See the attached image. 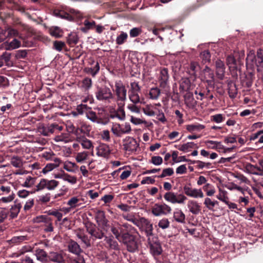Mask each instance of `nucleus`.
<instances>
[{"label":"nucleus","instance_id":"14","mask_svg":"<svg viewBox=\"0 0 263 263\" xmlns=\"http://www.w3.org/2000/svg\"><path fill=\"white\" fill-rule=\"evenodd\" d=\"M97 155L99 157L107 158L110 153V149L106 144H100L97 148Z\"/></svg>","mask_w":263,"mask_h":263},{"label":"nucleus","instance_id":"15","mask_svg":"<svg viewBox=\"0 0 263 263\" xmlns=\"http://www.w3.org/2000/svg\"><path fill=\"white\" fill-rule=\"evenodd\" d=\"M3 47L6 50H12L21 47V43L16 39H14L12 41H6L2 44Z\"/></svg>","mask_w":263,"mask_h":263},{"label":"nucleus","instance_id":"50","mask_svg":"<svg viewBox=\"0 0 263 263\" xmlns=\"http://www.w3.org/2000/svg\"><path fill=\"white\" fill-rule=\"evenodd\" d=\"M127 37L128 35L127 33L121 32L120 35H119L116 38V43L118 45L123 44L126 41Z\"/></svg>","mask_w":263,"mask_h":263},{"label":"nucleus","instance_id":"34","mask_svg":"<svg viewBox=\"0 0 263 263\" xmlns=\"http://www.w3.org/2000/svg\"><path fill=\"white\" fill-rule=\"evenodd\" d=\"M216 198L223 203H225L227 201L229 200L227 191L221 188H219L218 193L216 195Z\"/></svg>","mask_w":263,"mask_h":263},{"label":"nucleus","instance_id":"54","mask_svg":"<svg viewBox=\"0 0 263 263\" xmlns=\"http://www.w3.org/2000/svg\"><path fill=\"white\" fill-rule=\"evenodd\" d=\"M63 180L67 181L71 184H74L77 182V178L76 176H71L65 173Z\"/></svg>","mask_w":263,"mask_h":263},{"label":"nucleus","instance_id":"9","mask_svg":"<svg viewBox=\"0 0 263 263\" xmlns=\"http://www.w3.org/2000/svg\"><path fill=\"white\" fill-rule=\"evenodd\" d=\"M124 149L126 151L136 152L138 147V144L135 139L131 137H126L123 140Z\"/></svg>","mask_w":263,"mask_h":263},{"label":"nucleus","instance_id":"43","mask_svg":"<svg viewBox=\"0 0 263 263\" xmlns=\"http://www.w3.org/2000/svg\"><path fill=\"white\" fill-rule=\"evenodd\" d=\"M35 183V178L30 176L26 177L25 181L21 184L24 187L30 188Z\"/></svg>","mask_w":263,"mask_h":263},{"label":"nucleus","instance_id":"51","mask_svg":"<svg viewBox=\"0 0 263 263\" xmlns=\"http://www.w3.org/2000/svg\"><path fill=\"white\" fill-rule=\"evenodd\" d=\"M200 69V66L198 63L192 62L190 65L189 70L191 74L195 75Z\"/></svg>","mask_w":263,"mask_h":263},{"label":"nucleus","instance_id":"35","mask_svg":"<svg viewBox=\"0 0 263 263\" xmlns=\"http://www.w3.org/2000/svg\"><path fill=\"white\" fill-rule=\"evenodd\" d=\"M203 204L208 210L214 211V208L218 204V202L217 200L212 201L209 197H206L204 198Z\"/></svg>","mask_w":263,"mask_h":263},{"label":"nucleus","instance_id":"28","mask_svg":"<svg viewBox=\"0 0 263 263\" xmlns=\"http://www.w3.org/2000/svg\"><path fill=\"white\" fill-rule=\"evenodd\" d=\"M75 159L78 163H83L86 162L89 159V153L86 151L78 153Z\"/></svg>","mask_w":263,"mask_h":263},{"label":"nucleus","instance_id":"44","mask_svg":"<svg viewBox=\"0 0 263 263\" xmlns=\"http://www.w3.org/2000/svg\"><path fill=\"white\" fill-rule=\"evenodd\" d=\"M160 95V90L158 87H153L149 90V98L152 100L158 99Z\"/></svg>","mask_w":263,"mask_h":263},{"label":"nucleus","instance_id":"19","mask_svg":"<svg viewBox=\"0 0 263 263\" xmlns=\"http://www.w3.org/2000/svg\"><path fill=\"white\" fill-rule=\"evenodd\" d=\"M62 161L61 159H55L54 161L52 163H47L46 166L43 168L42 172L44 174H46L52 171L54 169L58 167L60 164L61 163Z\"/></svg>","mask_w":263,"mask_h":263},{"label":"nucleus","instance_id":"59","mask_svg":"<svg viewBox=\"0 0 263 263\" xmlns=\"http://www.w3.org/2000/svg\"><path fill=\"white\" fill-rule=\"evenodd\" d=\"M34 204V200L33 198H30L27 200L24 205V210L28 211L30 210Z\"/></svg>","mask_w":263,"mask_h":263},{"label":"nucleus","instance_id":"47","mask_svg":"<svg viewBox=\"0 0 263 263\" xmlns=\"http://www.w3.org/2000/svg\"><path fill=\"white\" fill-rule=\"evenodd\" d=\"M10 162L11 164L15 167H21L23 165L22 159L18 156H13L11 158Z\"/></svg>","mask_w":263,"mask_h":263},{"label":"nucleus","instance_id":"29","mask_svg":"<svg viewBox=\"0 0 263 263\" xmlns=\"http://www.w3.org/2000/svg\"><path fill=\"white\" fill-rule=\"evenodd\" d=\"M68 250L72 253L79 255L82 252V250L77 242L71 241L68 245Z\"/></svg>","mask_w":263,"mask_h":263},{"label":"nucleus","instance_id":"41","mask_svg":"<svg viewBox=\"0 0 263 263\" xmlns=\"http://www.w3.org/2000/svg\"><path fill=\"white\" fill-rule=\"evenodd\" d=\"M77 236L81 240L86 247H89L90 246L91 244L90 239L88 238V236L83 233L81 231L77 232Z\"/></svg>","mask_w":263,"mask_h":263},{"label":"nucleus","instance_id":"36","mask_svg":"<svg viewBox=\"0 0 263 263\" xmlns=\"http://www.w3.org/2000/svg\"><path fill=\"white\" fill-rule=\"evenodd\" d=\"M35 255L36 257L37 260L44 262L46 260L47 254L46 252L43 249H37L35 251Z\"/></svg>","mask_w":263,"mask_h":263},{"label":"nucleus","instance_id":"56","mask_svg":"<svg viewBox=\"0 0 263 263\" xmlns=\"http://www.w3.org/2000/svg\"><path fill=\"white\" fill-rule=\"evenodd\" d=\"M34 191L30 192L25 189L20 190L17 192V195L20 198L25 199L27 198L30 194L34 193Z\"/></svg>","mask_w":263,"mask_h":263},{"label":"nucleus","instance_id":"63","mask_svg":"<svg viewBox=\"0 0 263 263\" xmlns=\"http://www.w3.org/2000/svg\"><path fill=\"white\" fill-rule=\"evenodd\" d=\"M174 173V170L172 168H167L164 169L162 171V173L158 176L159 178H164L166 176H170Z\"/></svg>","mask_w":263,"mask_h":263},{"label":"nucleus","instance_id":"55","mask_svg":"<svg viewBox=\"0 0 263 263\" xmlns=\"http://www.w3.org/2000/svg\"><path fill=\"white\" fill-rule=\"evenodd\" d=\"M85 127H87L86 125H85L84 124L82 125L81 126V128H79V127L76 128L75 130L73 132L71 133L74 134L76 135V139L77 141H78V137L83 138L84 137V136H82L81 135V134L84 133V129Z\"/></svg>","mask_w":263,"mask_h":263},{"label":"nucleus","instance_id":"27","mask_svg":"<svg viewBox=\"0 0 263 263\" xmlns=\"http://www.w3.org/2000/svg\"><path fill=\"white\" fill-rule=\"evenodd\" d=\"M157 109L155 105H152V104H147L142 108L144 114L149 117L154 116Z\"/></svg>","mask_w":263,"mask_h":263},{"label":"nucleus","instance_id":"39","mask_svg":"<svg viewBox=\"0 0 263 263\" xmlns=\"http://www.w3.org/2000/svg\"><path fill=\"white\" fill-rule=\"evenodd\" d=\"M28 237L27 236H17L13 237L10 240V243L14 245H18L21 243L28 240Z\"/></svg>","mask_w":263,"mask_h":263},{"label":"nucleus","instance_id":"22","mask_svg":"<svg viewBox=\"0 0 263 263\" xmlns=\"http://www.w3.org/2000/svg\"><path fill=\"white\" fill-rule=\"evenodd\" d=\"M63 168L67 172L70 173H76L79 170V166L76 163L69 160L63 162Z\"/></svg>","mask_w":263,"mask_h":263},{"label":"nucleus","instance_id":"16","mask_svg":"<svg viewBox=\"0 0 263 263\" xmlns=\"http://www.w3.org/2000/svg\"><path fill=\"white\" fill-rule=\"evenodd\" d=\"M256 56L253 51H250L246 58V66L248 69H253L255 67Z\"/></svg>","mask_w":263,"mask_h":263},{"label":"nucleus","instance_id":"37","mask_svg":"<svg viewBox=\"0 0 263 263\" xmlns=\"http://www.w3.org/2000/svg\"><path fill=\"white\" fill-rule=\"evenodd\" d=\"M196 146V144L192 142H187L178 146H176L179 150L184 152H187L190 149L194 148Z\"/></svg>","mask_w":263,"mask_h":263},{"label":"nucleus","instance_id":"20","mask_svg":"<svg viewBox=\"0 0 263 263\" xmlns=\"http://www.w3.org/2000/svg\"><path fill=\"white\" fill-rule=\"evenodd\" d=\"M111 231L115 235L116 238L119 241L122 239L121 236L123 233V229L121 224L117 223L111 227Z\"/></svg>","mask_w":263,"mask_h":263},{"label":"nucleus","instance_id":"1","mask_svg":"<svg viewBox=\"0 0 263 263\" xmlns=\"http://www.w3.org/2000/svg\"><path fill=\"white\" fill-rule=\"evenodd\" d=\"M59 184V181L55 180L41 179L39 183L36 185L34 192H39L44 189H47L49 191L54 190Z\"/></svg>","mask_w":263,"mask_h":263},{"label":"nucleus","instance_id":"30","mask_svg":"<svg viewBox=\"0 0 263 263\" xmlns=\"http://www.w3.org/2000/svg\"><path fill=\"white\" fill-rule=\"evenodd\" d=\"M117 104L118 106V108L117 109L116 117L120 120H123L125 118V112L123 108L125 102H118Z\"/></svg>","mask_w":263,"mask_h":263},{"label":"nucleus","instance_id":"17","mask_svg":"<svg viewBox=\"0 0 263 263\" xmlns=\"http://www.w3.org/2000/svg\"><path fill=\"white\" fill-rule=\"evenodd\" d=\"M204 77L209 85H213L214 82V75L212 70L208 66H205L203 70Z\"/></svg>","mask_w":263,"mask_h":263},{"label":"nucleus","instance_id":"7","mask_svg":"<svg viewBox=\"0 0 263 263\" xmlns=\"http://www.w3.org/2000/svg\"><path fill=\"white\" fill-rule=\"evenodd\" d=\"M97 99L99 101L110 102L114 98L113 94L110 88L104 87H98L96 92Z\"/></svg>","mask_w":263,"mask_h":263},{"label":"nucleus","instance_id":"4","mask_svg":"<svg viewBox=\"0 0 263 263\" xmlns=\"http://www.w3.org/2000/svg\"><path fill=\"white\" fill-rule=\"evenodd\" d=\"M111 130L113 134L117 137H120L124 134H128L132 130L130 125L128 123L123 124L113 123Z\"/></svg>","mask_w":263,"mask_h":263},{"label":"nucleus","instance_id":"32","mask_svg":"<svg viewBox=\"0 0 263 263\" xmlns=\"http://www.w3.org/2000/svg\"><path fill=\"white\" fill-rule=\"evenodd\" d=\"M22 205L20 203H15L10 209V216L12 219L16 218L20 213Z\"/></svg>","mask_w":263,"mask_h":263},{"label":"nucleus","instance_id":"25","mask_svg":"<svg viewBox=\"0 0 263 263\" xmlns=\"http://www.w3.org/2000/svg\"><path fill=\"white\" fill-rule=\"evenodd\" d=\"M204 128V125L198 123L189 124L186 126V130L191 133L200 132Z\"/></svg>","mask_w":263,"mask_h":263},{"label":"nucleus","instance_id":"5","mask_svg":"<svg viewBox=\"0 0 263 263\" xmlns=\"http://www.w3.org/2000/svg\"><path fill=\"white\" fill-rule=\"evenodd\" d=\"M122 239L120 241L126 245L128 251L134 252L138 248L137 242L136 241L135 237L128 233H125L121 236Z\"/></svg>","mask_w":263,"mask_h":263},{"label":"nucleus","instance_id":"18","mask_svg":"<svg viewBox=\"0 0 263 263\" xmlns=\"http://www.w3.org/2000/svg\"><path fill=\"white\" fill-rule=\"evenodd\" d=\"M86 228L87 232L95 239H101L104 237V233L102 231L96 229L92 226H87Z\"/></svg>","mask_w":263,"mask_h":263},{"label":"nucleus","instance_id":"31","mask_svg":"<svg viewBox=\"0 0 263 263\" xmlns=\"http://www.w3.org/2000/svg\"><path fill=\"white\" fill-rule=\"evenodd\" d=\"M226 62L231 71L237 69V67L236 61L233 55L231 54L227 56L226 58Z\"/></svg>","mask_w":263,"mask_h":263},{"label":"nucleus","instance_id":"23","mask_svg":"<svg viewBox=\"0 0 263 263\" xmlns=\"http://www.w3.org/2000/svg\"><path fill=\"white\" fill-rule=\"evenodd\" d=\"M81 200V198L77 196H73L68 199L67 205H68L71 210H73L82 205V204L80 202Z\"/></svg>","mask_w":263,"mask_h":263},{"label":"nucleus","instance_id":"6","mask_svg":"<svg viewBox=\"0 0 263 263\" xmlns=\"http://www.w3.org/2000/svg\"><path fill=\"white\" fill-rule=\"evenodd\" d=\"M114 90L117 98L116 102H125L126 100L127 90L121 81L115 82Z\"/></svg>","mask_w":263,"mask_h":263},{"label":"nucleus","instance_id":"62","mask_svg":"<svg viewBox=\"0 0 263 263\" xmlns=\"http://www.w3.org/2000/svg\"><path fill=\"white\" fill-rule=\"evenodd\" d=\"M158 226L162 229H167L170 226V221L167 218H163L159 221Z\"/></svg>","mask_w":263,"mask_h":263},{"label":"nucleus","instance_id":"24","mask_svg":"<svg viewBox=\"0 0 263 263\" xmlns=\"http://www.w3.org/2000/svg\"><path fill=\"white\" fill-rule=\"evenodd\" d=\"M151 237H149V241H148V244L150 246L151 252L154 255H159L162 252V249L160 245L157 242H154L152 243L151 240Z\"/></svg>","mask_w":263,"mask_h":263},{"label":"nucleus","instance_id":"10","mask_svg":"<svg viewBox=\"0 0 263 263\" xmlns=\"http://www.w3.org/2000/svg\"><path fill=\"white\" fill-rule=\"evenodd\" d=\"M169 76L167 68H163L161 69L159 76V82L160 87L167 91L168 88V80Z\"/></svg>","mask_w":263,"mask_h":263},{"label":"nucleus","instance_id":"64","mask_svg":"<svg viewBox=\"0 0 263 263\" xmlns=\"http://www.w3.org/2000/svg\"><path fill=\"white\" fill-rule=\"evenodd\" d=\"M196 163L197 164V167L200 169H202L204 167L206 168H210L212 167L211 163L210 162H204L201 161H197Z\"/></svg>","mask_w":263,"mask_h":263},{"label":"nucleus","instance_id":"8","mask_svg":"<svg viewBox=\"0 0 263 263\" xmlns=\"http://www.w3.org/2000/svg\"><path fill=\"white\" fill-rule=\"evenodd\" d=\"M183 191L186 196L193 198H202L204 197V194L200 189L193 188L185 185L183 186Z\"/></svg>","mask_w":263,"mask_h":263},{"label":"nucleus","instance_id":"38","mask_svg":"<svg viewBox=\"0 0 263 263\" xmlns=\"http://www.w3.org/2000/svg\"><path fill=\"white\" fill-rule=\"evenodd\" d=\"M105 241L108 245L109 248L114 250L118 249V242L113 239L112 236L109 237L105 236Z\"/></svg>","mask_w":263,"mask_h":263},{"label":"nucleus","instance_id":"40","mask_svg":"<svg viewBox=\"0 0 263 263\" xmlns=\"http://www.w3.org/2000/svg\"><path fill=\"white\" fill-rule=\"evenodd\" d=\"M49 258L51 260L58 263H61L64 260L62 255L57 252H51Z\"/></svg>","mask_w":263,"mask_h":263},{"label":"nucleus","instance_id":"49","mask_svg":"<svg viewBox=\"0 0 263 263\" xmlns=\"http://www.w3.org/2000/svg\"><path fill=\"white\" fill-rule=\"evenodd\" d=\"M15 197V194L11 192V193L7 197H3L0 199V204H7L12 202Z\"/></svg>","mask_w":263,"mask_h":263},{"label":"nucleus","instance_id":"57","mask_svg":"<svg viewBox=\"0 0 263 263\" xmlns=\"http://www.w3.org/2000/svg\"><path fill=\"white\" fill-rule=\"evenodd\" d=\"M86 117L93 122L99 123L98 121V117L95 112L92 110H89L86 113Z\"/></svg>","mask_w":263,"mask_h":263},{"label":"nucleus","instance_id":"46","mask_svg":"<svg viewBox=\"0 0 263 263\" xmlns=\"http://www.w3.org/2000/svg\"><path fill=\"white\" fill-rule=\"evenodd\" d=\"M50 34L56 38H60L62 36V31L58 27H53L49 30Z\"/></svg>","mask_w":263,"mask_h":263},{"label":"nucleus","instance_id":"2","mask_svg":"<svg viewBox=\"0 0 263 263\" xmlns=\"http://www.w3.org/2000/svg\"><path fill=\"white\" fill-rule=\"evenodd\" d=\"M136 225L145 232L147 240L149 241V237H153V225L150 221L144 217H141L137 220Z\"/></svg>","mask_w":263,"mask_h":263},{"label":"nucleus","instance_id":"13","mask_svg":"<svg viewBox=\"0 0 263 263\" xmlns=\"http://www.w3.org/2000/svg\"><path fill=\"white\" fill-rule=\"evenodd\" d=\"M216 74L220 80H223L225 75L226 67L223 61L217 60L215 62Z\"/></svg>","mask_w":263,"mask_h":263},{"label":"nucleus","instance_id":"26","mask_svg":"<svg viewBox=\"0 0 263 263\" xmlns=\"http://www.w3.org/2000/svg\"><path fill=\"white\" fill-rule=\"evenodd\" d=\"M78 142H79L84 149H93V145L91 140L87 139L85 136L83 138L78 137Z\"/></svg>","mask_w":263,"mask_h":263},{"label":"nucleus","instance_id":"61","mask_svg":"<svg viewBox=\"0 0 263 263\" xmlns=\"http://www.w3.org/2000/svg\"><path fill=\"white\" fill-rule=\"evenodd\" d=\"M201 58L204 63L209 62L211 59V54L208 50H205L201 52Z\"/></svg>","mask_w":263,"mask_h":263},{"label":"nucleus","instance_id":"45","mask_svg":"<svg viewBox=\"0 0 263 263\" xmlns=\"http://www.w3.org/2000/svg\"><path fill=\"white\" fill-rule=\"evenodd\" d=\"M42 157L47 161H54L55 159H60L52 151L44 152L42 153Z\"/></svg>","mask_w":263,"mask_h":263},{"label":"nucleus","instance_id":"42","mask_svg":"<svg viewBox=\"0 0 263 263\" xmlns=\"http://www.w3.org/2000/svg\"><path fill=\"white\" fill-rule=\"evenodd\" d=\"M255 62V67H257V71H261L263 68V55L259 52H257Z\"/></svg>","mask_w":263,"mask_h":263},{"label":"nucleus","instance_id":"52","mask_svg":"<svg viewBox=\"0 0 263 263\" xmlns=\"http://www.w3.org/2000/svg\"><path fill=\"white\" fill-rule=\"evenodd\" d=\"M48 214L50 215H52L56 217L59 221L62 220L63 213H61L60 209L58 210L54 209L52 210H50Z\"/></svg>","mask_w":263,"mask_h":263},{"label":"nucleus","instance_id":"48","mask_svg":"<svg viewBox=\"0 0 263 263\" xmlns=\"http://www.w3.org/2000/svg\"><path fill=\"white\" fill-rule=\"evenodd\" d=\"M129 98L130 101L134 104H137L141 102L138 92L130 91L129 95Z\"/></svg>","mask_w":263,"mask_h":263},{"label":"nucleus","instance_id":"12","mask_svg":"<svg viewBox=\"0 0 263 263\" xmlns=\"http://www.w3.org/2000/svg\"><path fill=\"white\" fill-rule=\"evenodd\" d=\"M96 219L98 225L101 227L104 230H106L105 229L108 227V221L106 218L105 213L103 211H98L97 212Z\"/></svg>","mask_w":263,"mask_h":263},{"label":"nucleus","instance_id":"60","mask_svg":"<svg viewBox=\"0 0 263 263\" xmlns=\"http://www.w3.org/2000/svg\"><path fill=\"white\" fill-rule=\"evenodd\" d=\"M152 213L156 216H159L163 215L161 211L160 204H156L152 209Z\"/></svg>","mask_w":263,"mask_h":263},{"label":"nucleus","instance_id":"3","mask_svg":"<svg viewBox=\"0 0 263 263\" xmlns=\"http://www.w3.org/2000/svg\"><path fill=\"white\" fill-rule=\"evenodd\" d=\"M164 199L172 204H184L187 200V197L183 194H177L173 192H166L164 195Z\"/></svg>","mask_w":263,"mask_h":263},{"label":"nucleus","instance_id":"33","mask_svg":"<svg viewBox=\"0 0 263 263\" xmlns=\"http://www.w3.org/2000/svg\"><path fill=\"white\" fill-rule=\"evenodd\" d=\"M202 189L209 197L213 196L216 193V189L214 185L209 183L204 184L202 187Z\"/></svg>","mask_w":263,"mask_h":263},{"label":"nucleus","instance_id":"21","mask_svg":"<svg viewBox=\"0 0 263 263\" xmlns=\"http://www.w3.org/2000/svg\"><path fill=\"white\" fill-rule=\"evenodd\" d=\"M173 218L174 220L180 223L185 222V215L182 211L180 209H176L173 213Z\"/></svg>","mask_w":263,"mask_h":263},{"label":"nucleus","instance_id":"58","mask_svg":"<svg viewBox=\"0 0 263 263\" xmlns=\"http://www.w3.org/2000/svg\"><path fill=\"white\" fill-rule=\"evenodd\" d=\"M142 32L141 27H134L130 30L129 35L131 37H135L139 35Z\"/></svg>","mask_w":263,"mask_h":263},{"label":"nucleus","instance_id":"53","mask_svg":"<svg viewBox=\"0 0 263 263\" xmlns=\"http://www.w3.org/2000/svg\"><path fill=\"white\" fill-rule=\"evenodd\" d=\"M42 134L46 136H49L51 134H53L54 132L53 124L46 126L44 127L42 129V131H41Z\"/></svg>","mask_w":263,"mask_h":263},{"label":"nucleus","instance_id":"11","mask_svg":"<svg viewBox=\"0 0 263 263\" xmlns=\"http://www.w3.org/2000/svg\"><path fill=\"white\" fill-rule=\"evenodd\" d=\"M187 207L189 212L193 215H198L201 211L200 203L193 199H190L187 201Z\"/></svg>","mask_w":263,"mask_h":263}]
</instances>
